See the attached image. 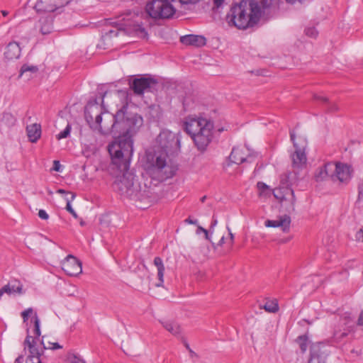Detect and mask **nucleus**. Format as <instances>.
Here are the masks:
<instances>
[{
    "label": "nucleus",
    "mask_w": 363,
    "mask_h": 363,
    "mask_svg": "<svg viewBox=\"0 0 363 363\" xmlns=\"http://www.w3.org/2000/svg\"><path fill=\"white\" fill-rule=\"evenodd\" d=\"M111 116L112 124L109 131L114 141L108 145V150L112 163L123 173L114 182L113 187L121 195L133 199L138 196V189L134 177L128 170L133 152V137L143 126V118L130 111L127 102Z\"/></svg>",
    "instance_id": "f257e3e1"
},
{
    "label": "nucleus",
    "mask_w": 363,
    "mask_h": 363,
    "mask_svg": "<svg viewBox=\"0 0 363 363\" xmlns=\"http://www.w3.org/2000/svg\"><path fill=\"white\" fill-rule=\"evenodd\" d=\"M180 141V133L164 130L159 134L157 148L146 152L145 167L152 179L163 182L175 174L177 168L167 164V158L179 150Z\"/></svg>",
    "instance_id": "f03ea898"
},
{
    "label": "nucleus",
    "mask_w": 363,
    "mask_h": 363,
    "mask_svg": "<svg viewBox=\"0 0 363 363\" xmlns=\"http://www.w3.org/2000/svg\"><path fill=\"white\" fill-rule=\"evenodd\" d=\"M262 11L255 0H242L231 6L225 16L228 25L239 30L254 27L259 22Z\"/></svg>",
    "instance_id": "7ed1b4c3"
},
{
    "label": "nucleus",
    "mask_w": 363,
    "mask_h": 363,
    "mask_svg": "<svg viewBox=\"0 0 363 363\" xmlns=\"http://www.w3.org/2000/svg\"><path fill=\"white\" fill-rule=\"evenodd\" d=\"M213 123L207 118L189 117L184 123V131L191 137L197 149L204 152L213 137Z\"/></svg>",
    "instance_id": "20e7f679"
},
{
    "label": "nucleus",
    "mask_w": 363,
    "mask_h": 363,
    "mask_svg": "<svg viewBox=\"0 0 363 363\" xmlns=\"http://www.w3.org/2000/svg\"><path fill=\"white\" fill-rule=\"evenodd\" d=\"M291 140L293 143L295 151L291 155L294 171L300 170L306 166V155L305 152L307 146V140L303 136H296L294 130L290 131Z\"/></svg>",
    "instance_id": "39448f33"
},
{
    "label": "nucleus",
    "mask_w": 363,
    "mask_h": 363,
    "mask_svg": "<svg viewBox=\"0 0 363 363\" xmlns=\"http://www.w3.org/2000/svg\"><path fill=\"white\" fill-rule=\"evenodd\" d=\"M145 10L148 16L155 20L170 18L176 12L169 0H150Z\"/></svg>",
    "instance_id": "423d86ee"
},
{
    "label": "nucleus",
    "mask_w": 363,
    "mask_h": 363,
    "mask_svg": "<svg viewBox=\"0 0 363 363\" xmlns=\"http://www.w3.org/2000/svg\"><path fill=\"white\" fill-rule=\"evenodd\" d=\"M158 82L152 77H141L135 78L130 83V87L137 96H143L145 92H154L157 90Z\"/></svg>",
    "instance_id": "0eeeda50"
},
{
    "label": "nucleus",
    "mask_w": 363,
    "mask_h": 363,
    "mask_svg": "<svg viewBox=\"0 0 363 363\" xmlns=\"http://www.w3.org/2000/svg\"><path fill=\"white\" fill-rule=\"evenodd\" d=\"M120 30L125 32L129 35H136L142 38H144L147 35V33L146 32L145 28L143 27L141 24H131L130 23L125 24V27L123 28L113 27L111 29H106L105 35L109 38H112L113 36H117Z\"/></svg>",
    "instance_id": "6e6552de"
},
{
    "label": "nucleus",
    "mask_w": 363,
    "mask_h": 363,
    "mask_svg": "<svg viewBox=\"0 0 363 363\" xmlns=\"http://www.w3.org/2000/svg\"><path fill=\"white\" fill-rule=\"evenodd\" d=\"M353 169L350 165L344 163H334L333 173L331 178L333 181L347 184L352 178Z\"/></svg>",
    "instance_id": "1a4fd4ad"
},
{
    "label": "nucleus",
    "mask_w": 363,
    "mask_h": 363,
    "mask_svg": "<svg viewBox=\"0 0 363 363\" xmlns=\"http://www.w3.org/2000/svg\"><path fill=\"white\" fill-rule=\"evenodd\" d=\"M37 339L29 335V329L27 328V336L24 340V345L28 347L29 355L26 359V363H36L41 361L40 357L43 355V350H39L37 345Z\"/></svg>",
    "instance_id": "9d476101"
},
{
    "label": "nucleus",
    "mask_w": 363,
    "mask_h": 363,
    "mask_svg": "<svg viewBox=\"0 0 363 363\" xmlns=\"http://www.w3.org/2000/svg\"><path fill=\"white\" fill-rule=\"evenodd\" d=\"M72 0H38L35 9L38 12H54L66 6Z\"/></svg>",
    "instance_id": "9b49d317"
},
{
    "label": "nucleus",
    "mask_w": 363,
    "mask_h": 363,
    "mask_svg": "<svg viewBox=\"0 0 363 363\" xmlns=\"http://www.w3.org/2000/svg\"><path fill=\"white\" fill-rule=\"evenodd\" d=\"M62 269L69 276H77L82 272V263L73 255H68L61 262Z\"/></svg>",
    "instance_id": "f8f14e48"
},
{
    "label": "nucleus",
    "mask_w": 363,
    "mask_h": 363,
    "mask_svg": "<svg viewBox=\"0 0 363 363\" xmlns=\"http://www.w3.org/2000/svg\"><path fill=\"white\" fill-rule=\"evenodd\" d=\"M328 357L326 346L323 343L312 345L310 350L308 363H325Z\"/></svg>",
    "instance_id": "ddd939ff"
},
{
    "label": "nucleus",
    "mask_w": 363,
    "mask_h": 363,
    "mask_svg": "<svg viewBox=\"0 0 363 363\" xmlns=\"http://www.w3.org/2000/svg\"><path fill=\"white\" fill-rule=\"evenodd\" d=\"M94 114L95 115L94 122L97 125H100L102 121V113L101 107L99 106L97 99H94V102H89L85 109V118L88 123L94 121Z\"/></svg>",
    "instance_id": "4468645a"
},
{
    "label": "nucleus",
    "mask_w": 363,
    "mask_h": 363,
    "mask_svg": "<svg viewBox=\"0 0 363 363\" xmlns=\"http://www.w3.org/2000/svg\"><path fill=\"white\" fill-rule=\"evenodd\" d=\"M35 29L44 35L51 33L53 30L52 18L51 16H43L40 18L35 24Z\"/></svg>",
    "instance_id": "2eb2a0df"
},
{
    "label": "nucleus",
    "mask_w": 363,
    "mask_h": 363,
    "mask_svg": "<svg viewBox=\"0 0 363 363\" xmlns=\"http://www.w3.org/2000/svg\"><path fill=\"white\" fill-rule=\"evenodd\" d=\"M228 159L230 164H240L245 162H252L251 157H245L244 150L240 147H233Z\"/></svg>",
    "instance_id": "dca6fc26"
},
{
    "label": "nucleus",
    "mask_w": 363,
    "mask_h": 363,
    "mask_svg": "<svg viewBox=\"0 0 363 363\" xmlns=\"http://www.w3.org/2000/svg\"><path fill=\"white\" fill-rule=\"evenodd\" d=\"M180 41L184 45L202 47L206 45V39L203 35H186L180 38Z\"/></svg>",
    "instance_id": "f3484780"
},
{
    "label": "nucleus",
    "mask_w": 363,
    "mask_h": 363,
    "mask_svg": "<svg viewBox=\"0 0 363 363\" xmlns=\"http://www.w3.org/2000/svg\"><path fill=\"white\" fill-rule=\"evenodd\" d=\"M291 218L288 216H284L278 220H267L265 221L267 227L277 228L281 227L283 231H286L289 228Z\"/></svg>",
    "instance_id": "a211bd4d"
},
{
    "label": "nucleus",
    "mask_w": 363,
    "mask_h": 363,
    "mask_svg": "<svg viewBox=\"0 0 363 363\" xmlns=\"http://www.w3.org/2000/svg\"><path fill=\"white\" fill-rule=\"evenodd\" d=\"M5 57L8 60L18 59L21 55V48L18 43H9L4 52Z\"/></svg>",
    "instance_id": "6ab92c4d"
},
{
    "label": "nucleus",
    "mask_w": 363,
    "mask_h": 363,
    "mask_svg": "<svg viewBox=\"0 0 363 363\" xmlns=\"http://www.w3.org/2000/svg\"><path fill=\"white\" fill-rule=\"evenodd\" d=\"M27 135L31 143H36L41 135V126L40 124L33 123L26 128Z\"/></svg>",
    "instance_id": "aec40b11"
},
{
    "label": "nucleus",
    "mask_w": 363,
    "mask_h": 363,
    "mask_svg": "<svg viewBox=\"0 0 363 363\" xmlns=\"http://www.w3.org/2000/svg\"><path fill=\"white\" fill-rule=\"evenodd\" d=\"M334 169V163L329 162L325 164L323 167H321L318 172L315 174V179L317 182L322 181L325 179L327 177H330L333 173Z\"/></svg>",
    "instance_id": "412c9836"
},
{
    "label": "nucleus",
    "mask_w": 363,
    "mask_h": 363,
    "mask_svg": "<svg viewBox=\"0 0 363 363\" xmlns=\"http://www.w3.org/2000/svg\"><path fill=\"white\" fill-rule=\"evenodd\" d=\"M154 265L157 267V279H158V282L155 284V286H157V287L163 286L164 266L162 259L160 257H155Z\"/></svg>",
    "instance_id": "4be33fe9"
},
{
    "label": "nucleus",
    "mask_w": 363,
    "mask_h": 363,
    "mask_svg": "<svg viewBox=\"0 0 363 363\" xmlns=\"http://www.w3.org/2000/svg\"><path fill=\"white\" fill-rule=\"evenodd\" d=\"M340 328L345 329L350 332H353L354 325L353 320L350 314L344 313L340 317L339 323L337 326Z\"/></svg>",
    "instance_id": "5701e85b"
},
{
    "label": "nucleus",
    "mask_w": 363,
    "mask_h": 363,
    "mask_svg": "<svg viewBox=\"0 0 363 363\" xmlns=\"http://www.w3.org/2000/svg\"><path fill=\"white\" fill-rule=\"evenodd\" d=\"M162 326L174 336L181 334L182 330L180 325L175 321L171 320H164L160 321Z\"/></svg>",
    "instance_id": "b1692460"
},
{
    "label": "nucleus",
    "mask_w": 363,
    "mask_h": 363,
    "mask_svg": "<svg viewBox=\"0 0 363 363\" xmlns=\"http://www.w3.org/2000/svg\"><path fill=\"white\" fill-rule=\"evenodd\" d=\"M314 99L318 101H320L323 108L328 112H333L337 110V106L335 103L330 102L328 98L323 96L315 95Z\"/></svg>",
    "instance_id": "393cba45"
},
{
    "label": "nucleus",
    "mask_w": 363,
    "mask_h": 363,
    "mask_svg": "<svg viewBox=\"0 0 363 363\" xmlns=\"http://www.w3.org/2000/svg\"><path fill=\"white\" fill-rule=\"evenodd\" d=\"M350 332L345 329L335 327L332 337V341L335 343L342 342Z\"/></svg>",
    "instance_id": "a878e982"
},
{
    "label": "nucleus",
    "mask_w": 363,
    "mask_h": 363,
    "mask_svg": "<svg viewBox=\"0 0 363 363\" xmlns=\"http://www.w3.org/2000/svg\"><path fill=\"white\" fill-rule=\"evenodd\" d=\"M260 308H264L268 313H276L279 311V304L276 298L266 299L263 305H260Z\"/></svg>",
    "instance_id": "bb28decb"
},
{
    "label": "nucleus",
    "mask_w": 363,
    "mask_h": 363,
    "mask_svg": "<svg viewBox=\"0 0 363 363\" xmlns=\"http://www.w3.org/2000/svg\"><path fill=\"white\" fill-rule=\"evenodd\" d=\"M1 122L6 126H12L16 123L15 116L9 112H4L0 118Z\"/></svg>",
    "instance_id": "cd10ccee"
},
{
    "label": "nucleus",
    "mask_w": 363,
    "mask_h": 363,
    "mask_svg": "<svg viewBox=\"0 0 363 363\" xmlns=\"http://www.w3.org/2000/svg\"><path fill=\"white\" fill-rule=\"evenodd\" d=\"M302 353H304L308 348V338L306 335H300L296 339Z\"/></svg>",
    "instance_id": "c85d7f7f"
},
{
    "label": "nucleus",
    "mask_w": 363,
    "mask_h": 363,
    "mask_svg": "<svg viewBox=\"0 0 363 363\" xmlns=\"http://www.w3.org/2000/svg\"><path fill=\"white\" fill-rule=\"evenodd\" d=\"M31 322H33L34 325L33 333L35 335V337L38 339L40 336L41 332L40 328V321L36 313H35L34 315H33L31 318Z\"/></svg>",
    "instance_id": "c756f323"
},
{
    "label": "nucleus",
    "mask_w": 363,
    "mask_h": 363,
    "mask_svg": "<svg viewBox=\"0 0 363 363\" xmlns=\"http://www.w3.org/2000/svg\"><path fill=\"white\" fill-rule=\"evenodd\" d=\"M75 197L76 194L74 193H72L70 197H65V200L67 201L66 210L69 211L73 216V217L77 218L78 216L71 205V202L75 199Z\"/></svg>",
    "instance_id": "7c9ffc66"
},
{
    "label": "nucleus",
    "mask_w": 363,
    "mask_h": 363,
    "mask_svg": "<svg viewBox=\"0 0 363 363\" xmlns=\"http://www.w3.org/2000/svg\"><path fill=\"white\" fill-rule=\"evenodd\" d=\"M38 70V67L36 66L33 65H23L20 70V76H22L25 73L30 72L31 73H35Z\"/></svg>",
    "instance_id": "2f4dec72"
},
{
    "label": "nucleus",
    "mask_w": 363,
    "mask_h": 363,
    "mask_svg": "<svg viewBox=\"0 0 363 363\" xmlns=\"http://www.w3.org/2000/svg\"><path fill=\"white\" fill-rule=\"evenodd\" d=\"M71 125L67 123L66 128L56 135L57 140H61L67 138L71 132Z\"/></svg>",
    "instance_id": "473e14b6"
},
{
    "label": "nucleus",
    "mask_w": 363,
    "mask_h": 363,
    "mask_svg": "<svg viewBox=\"0 0 363 363\" xmlns=\"http://www.w3.org/2000/svg\"><path fill=\"white\" fill-rule=\"evenodd\" d=\"M50 344L52 345V347H47L45 345V344H44L43 338L41 342H40V345H42V346H43V348L41 350H43V351H44L45 350H47L48 348L52 349V350H57V349L62 348V347L59 343H57V342H54V343L50 342Z\"/></svg>",
    "instance_id": "72a5a7b5"
},
{
    "label": "nucleus",
    "mask_w": 363,
    "mask_h": 363,
    "mask_svg": "<svg viewBox=\"0 0 363 363\" xmlns=\"http://www.w3.org/2000/svg\"><path fill=\"white\" fill-rule=\"evenodd\" d=\"M305 33L306 35L311 38H315L318 35V31L315 28L313 27L306 28Z\"/></svg>",
    "instance_id": "f704fd0d"
},
{
    "label": "nucleus",
    "mask_w": 363,
    "mask_h": 363,
    "mask_svg": "<svg viewBox=\"0 0 363 363\" xmlns=\"http://www.w3.org/2000/svg\"><path fill=\"white\" fill-rule=\"evenodd\" d=\"M33 311L32 308H28L21 313V316L23 319V322H26L28 320L29 315L33 313Z\"/></svg>",
    "instance_id": "c9c22d12"
},
{
    "label": "nucleus",
    "mask_w": 363,
    "mask_h": 363,
    "mask_svg": "<svg viewBox=\"0 0 363 363\" xmlns=\"http://www.w3.org/2000/svg\"><path fill=\"white\" fill-rule=\"evenodd\" d=\"M200 232H203L205 235V238L209 241H211V237H210V231L207 230L206 229L203 228L201 226H198L196 230V233H199Z\"/></svg>",
    "instance_id": "e433bc0d"
},
{
    "label": "nucleus",
    "mask_w": 363,
    "mask_h": 363,
    "mask_svg": "<svg viewBox=\"0 0 363 363\" xmlns=\"http://www.w3.org/2000/svg\"><path fill=\"white\" fill-rule=\"evenodd\" d=\"M72 363H86V362L82 359L80 357L77 355H73V357L71 359Z\"/></svg>",
    "instance_id": "4c0bfd02"
},
{
    "label": "nucleus",
    "mask_w": 363,
    "mask_h": 363,
    "mask_svg": "<svg viewBox=\"0 0 363 363\" xmlns=\"http://www.w3.org/2000/svg\"><path fill=\"white\" fill-rule=\"evenodd\" d=\"M38 216L43 219V220H48L49 218V215L47 213V212L43 210L40 209L38 212Z\"/></svg>",
    "instance_id": "58836bf2"
},
{
    "label": "nucleus",
    "mask_w": 363,
    "mask_h": 363,
    "mask_svg": "<svg viewBox=\"0 0 363 363\" xmlns=\"http://www.w3.org/2000/svg\"><path fill=\"white\" fill-rule=\"evenodd\" d=\"M288 184H286V187H288ZM286 190L290 193L291 196V204H292V209L294 210V203L296 201V199H295V195H294V191L293 189H288L286 188Z\"/></svg>",
    "instance_id": "ea45409f"
},
{
    "label": "nucleus",
    "mask_w": 363,
    "mask_h": 363,
    "mask_svg": "<svg viewBox=\"0 0 363 363\" xmlns=\"http://www.w3.org/2000/svg\"><path fill=\"white\" fill-rule=\"evenodd\" d=\"M61 167H62V166L58 160H55L53 162V166H52L53 170H55L56 172H60Z\"/></svg>",
    "instance_id": "a19ab883"
},
{
    "label": "nucleus",
    "mask_w": 363,
    "mask_h": 363,
    "mask_svg": "<svg viewBox=\"0 0 363 363\" xmlns=\"http://www.w3.org/2000/svg\"><path fill=\"white\" fill-rule=\"evenodd\" d=\"M218 223V220L217 218L213 216V218H212V221H211V226H210V233L211 234L213 233V228L216 227V225H217Z\"/></svg>",
    "instance_id": "79ce46f5"
},
{
    "label": "nucleus",
    "mask_w": 363,
    "mask_h": 363,
    "mask_svg": "<svg viewBox=\"0 0 363 363\" xmlns=\"http://www.w3.org/2000/svg\"><path fill=\"white\" fill-rule=\"evenodd\" d=\"M257 188L261 191H264L265 189H267L269 186L264 182H259L257 184Z\"/></svg>",
    "instance_id": "37998d69"
},
{
    "label": "nucleus",
    "mask_w": 363,
    "mask_h": 363,
    "mask_svg": "<svg viewBox=\"0 0 363 363\" xmlns=\"http://www.w3.org/2000/svg\"><path fill=\"white\" fill-rule=\"evenodd\" d=\"M357 325L358 326H363V309L361 311V312L359 315V317H358V319L357 321Z\"/></svg>",
    "instance_id": "c03bdc74"
},
{
    "label": "nucleus",
    "mask_w": 363,
    "mask_h": 363,
    "mask_svg": "<svg viewBox=\"0 0 363 363\" xmlns=\"http://www.w3.org/2000/svg\"><path fill=\"white\" fill-rule=\"evenodd\" d=\"M361 238H362V241H363V230L362 229H360L359 230L356 234H355V239L357 240H360Z\"/></svg>",
    "instance_id": "a18cd8bd"
},
{
    "label": "nucleus",
    "mask_w": 363,
    "mask_h": 363,
    "mask_svg": "<svg viewBox=\"0 0 363 363\" xmlns=\"http://www.w3.org/2000/svg\"><path fill=\"white\" fill-rule=\"evenodd\" d=\"M185 222L186 223H189V224H192V225H197L198 224V220L196 219H191L190 217H189L188 218H186L185 220Z\"/></svg>",
    "instance_id": "49530a36"
},
{
    "label": "nucleus",
    "mask_w": 363,
    "mask_h": 363,
    "mask_svg": "<svg viewBox=\"0 0 363 363\" xmlns=\"http://www.w3.org/2000/svg\"><path fill=\"white\" fill-rule=\"evenodd\" d=\"M224 1L225 0H213L214 6L216 8H219L220 6H221L223 5Z\"/></svg>",
    "instance_id": "de8ad7c7"
},
{
    "label": "nucleus",
    "mask_w": 363,
    "mask_h": 363,
    "mask_svg": "<svg viewBox=\"0 0 363 363\" xmlns=\"http://www.w3.org/2000/svg\"><path fill=\"white\" fill-rule=\"evenodd\" d=\"M24 361V356L23 354L19 355L15 360V363H23Z\"/></svg>",
    "instance_id": "09e8293b"
},
{
    "label": "nucleus",
    "mask_w": 363,
    "mask_h": 363,
    "mask_svg": "<svg viewBox=\"0 0 363 363\" xmlns=\"http://www.w3.org/2000/svg\"><path fill=\"white\" fill-rule=\"evenodd\" d=\"M57 193L60 194H70L72 193H69V192H67L66 191L65 189H59L57 191Z\"/></svg>",
    "instance_id": "8fccbe9b"
},
{
    "label": "nucleus",
    "mask_w": 363,
    "mask_h": 363,
    "mask_svg": "<svg viewBox=\"0 0 363 363\" xmlns=\"http://www.w3.org/2000/svg\"><path fill=\"white\" fill-rule=\"evenodd\" d=\"M183 107L185 111H187L189 109V104L187 103L186 99H184L183 102Z\"/></svg>",
    "instance_id": "3c124183"
},
{
    "label": "nucleus",
    "mask_w": 363,
    "mask_h": 363,
    "mask_svg": "<svg viewBox=\"0 0 363 363\" xmlns=\"http://www.w3.org/2000/svg\"><path fill=\"white\" fill-rule=\"evenodd\" d=\"M227 229H228V230L229 231L230 238L231 242H233V239H234V235H233V234L230 232V228H229L228 227H227Z\"/></svg>",
    "instance_id": "603ef678"
},
{
    "label": "nucleus",
    "mask_w": 363,
    "mask_h": 363,
    "mask_svg": "<svg viewBox=\"0 0 363 363\" xmlns=\"http://www.w3.org/2000/svg\"><path fill=\"white\" fill-rule=\"evenodd\" d=\"M224 239H225V238H224V236H223V237L220 238V240H219V242H218V245H222L224 243Z\"/></svg>",
    "instance_id": "864d4df0"
},
{
    "label": "nucleus",
    "mask_w": 363,
    "mask_h": 363,
    "mask_svg": "<svg viewBox=\"0 0 363 363\" xmlns=\"http://www.w3.org/2000/svg\"><path fill=\"white\" fill-rule=\"evenodd\" d=\"M1 12V13H2V15H3L4 16H8V14H9V11H5V10H2Z\"/></svg>",
    "instance_id": "5fc2aeb1"
},
{
    "label": "nucleus",
    "mask_w": 363,
    "mask_h": 363,
    "mask_svg": "<svg viewBox=\"0 0 363 363\" xmlns=\"http://www.w3.org/2000/svg\"><path fill=\"white\" fill-rule=\"evenodd\" d=\"M362 194V189H361V187L359 186V194H358V198L359 199H360V196Z\"/></svg>",
    "instance_id": "6e6d98bb"
},
{
    "label": "nucleus",
    "mask_w": 363,
    "mask_h": 363,
    "mask_svg": "<svg viewBox=\"0 0 363 363\" xmlns=\"http://www.w3.org/2000/svg\"><path fill=\"white\" fill-rule=\"evenodd\" d=\"M118 94H121L123 96H126V93L125 91H119Z\"/></svg>",
    "instance_id": "4d7b16f0"
},
{
    "label": "nucleus",
    "mask_w": 363,
    "mask_h": 363,
    "mask_svg": "<svg viewBox=\"0 0 363 363\" xmlns=\"http://www.w3.org/2000/svg\"><path fill=\"white\" fill-rule=\"evenodd\" d=\"M106 94V92H104V94H103V96H102V97H101V104H103V103H104V97H105Z\"/></svg>",
    "instance_id": "13d9d810"
},
{
    "label": "nucleus",
    "mask_w": 363,
    "mask_h": 363,
    "mask_svg": "<svg viewBox=\"0 0 363 363\" xmlns=\"http://www.w3.org/2000/svg\"><path fill=\"white\" fill-rule=\"evenodd\" d=\"M184 345H185L186 348L188 350H189V349H191V348L189 347V344H188L187 342H185V343H184Z\"/></svg>",
    "instance_id": "bf43d9fd"
},
{
    "label": "nucleus",
    "mask_w": 363,
    "mask_h": 363,
    "mask_svg": "<svg viewBox=\"0 0 363 363\" xmlns=\"http://www.w3.org/2000/svg\"><path fill=\"white\" fill-rule=\"evenodd\" d=\"M189 352L191 353V356H193V355H194V354H195L194 352V351H192V350H191V349H189Z\"/></svg>",
    "instance_id": "052dcab7"
},
{
    "label": "nucleus",
    "mask_w": 363,
    "mask_h": 363,
    "mask_svg": "<svg viewBox=\"0 0 363 363\" xmlns=\"http://www.w3.org/2000/svg\"><path fill=\"white\" fill-rule=\"evenodd\" d=\"M181 3L182 4H188L189 1H184L183 0H179Z\"/></svg>",
    "instance_id": "680f3d73"
},
{
    "label": "nucleus",
    "mask_w": 363,
    "mask_h": 363,
    "mask_svg": "<svg viewBox=\"0 0 363 363\" xmlns=\"http://www.w3.org/2000/svg\"><path fill=\"white\" fill-rule=\"evenodd\" d=\"M80 225H84V222L82 220L80 221Z\"/></svg>",
    "instance_id": "e2e57ef3"
},
{
    "label": "nucleus",
    "mask_w": 363,
    "mask_h": 363,
    "mask_svg": "<svg viewBox=\"0 0 363 363\" xmlns=\"http://www.w3.org/2000/svg\"><path fill=\"white\" fill-rule=\"evenodd\" d=\"M206 199V196H203L202 199H201V201L203 202Z\"/></svg>",
    "instance_id": "0e129e2a"
},
{
    "label": "nucleus",
    "mask_w": 363,
    "mask_h": 363,
    "mask_svg": "<svg viewBox=\"0 0 363 363\" xmlns=\"http://www.w3.org/2000/svg\"><path fill=\"white\" fill-rule=\"evenodd\" d=\"M274 195L275 197L278 198V196L276 194L275 192H274Z\"/></svg>",
    "instance_id": "69168bd1"
},
{
    "label": "nucleus",
    "mask_w": 363,
    "mask_h": 363,
    "mask_svg": "<svg viewBox=\"0 0 363 363\" xmlns=\"http://www.w3.org/2000/svg\"><path fill=\"white\" fill-rule=\"evenodd\" d=\"M284 199V196H282L281 197V199Z\"/></svg>",
    "instance_id": "338daca9"
},
{
    "label": "nucleus",
    "mask_w": 363,
    "mask_h": 363,
    "mask_svg": "<svg viewBox=\"0 0 363 363\" xmlns=\"http://www.w3.org/2000/svg\"><path fill=\"white\" fill-rule=\"evenodd\" d=\"M36 363H42V361H38Z\"/></svg>",
    "instance_id": "774afa93"
}]
</instances>
